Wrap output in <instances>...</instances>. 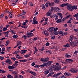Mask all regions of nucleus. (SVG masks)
Here are the masks:
<instances>
[{
	"label": "nucleus",
	"instance_id": "1",
	"mask_svg": "<svg viewBox=\"0 0 78 78\" xmlns=\"http://www.w3.org/2000/svg\"><path fill=\"white\" fill-rule=\"evenodd\" d=\"M56 66H58L59 67L56 66V65H54L52 66V68H53V70H61L62 69H66V66H64L63 68H61V66L59 65V64L58 63H56Z\"/></svg>",
	"mask_w": 78,
	"mask_h": 78
},
{
	"label": "nucleus",
	"instance_id": "2",
	"mask_svg": "<svg viewBox=\"0 0 78 78\" xmlns=\"http://www.w3.org/2000/svg\"><path fill=\"white\" fill-rule=\"evenodd\" d=\"M53 62L52 61H48L46 63H43L42 65L39 66L40 67H44L47 66H50V65Z\"/></svg>",
	"mask_w": 78,
	"mask_h": 78
},
{
	"label": "nucleus",
	"instance_id": "3",
	"mask_svg": "<svg viewBox=\"0 0 78 78\" xmlns=\"http://www.w3.org/2000/svg\"><path fill=\"white\" fill-rule=\"evenodd\" d=\"M48 60H49L48 58H41L40 59L41 61H42L43 62H44L45 63V62H47V61H48Z\"/></svg>",
	"mask_w": 78,
	"mask_h": 78
},
{
	"label": "nucleus",
	"instance_id": "4",
	"mask_svg": "<svg viewBox=\"0 0 78 78\" xmlns=\"http://www.w3.org/2000/svg\"><path fill=\"white\" fill-rule=\"evenodd\" d=\"M69 72L71 73H77V69L75 68H72L69 70Z\"/></svg>",
	"mask_w": 78,
	"mask_h": 78
},
{
	"label": "nucleus",
	"instance_id": "5",
	"mask_svg": "<svg viewBox=\"0 0 78 78\" xmlns=\"http://www.w3.org/2000/svg\"><path fill=\"white\" fill-rule=\"evenodd\" d=\"M54 10L57 12H61V9L58 7H55L54 8Z\"/></svg>",
	"mask_w": 78,
	"mask_h": 78
},
{
	"label": "nucleus",
	"instance_id": "6",
	"mask_svg": "<svg viewBox=\"0 0 78 78\" xmlns=\"http://www.w3.org/2000/svg\"><path fill=\"white\" fill-rule=\"evenodd\" d=\"M71 46L73 47H76L77 45L76 42V41L72 42L71 41L70 42Z\"/></svg>",
	"mask_w": 78,
	"mask_h": 78
},
{
	"label": "nucleus",
	"instance_id": "7",
	"mask_svg": "<svg viewBox=\"0 0 78 78\" xmlns=\"http://www.w3.org/2000/svg\"><path fill=\"white\" fill-rule=\"evenodd\" d=\"M67 9H68L69 11H73V7L72 6H71V5H68L67 6Z\"/></svg>",
	"mask_w": 78,
	"mask_h": 78
},
{
	"label": "nucleus",
	"instance_id": "8",
	"mask_svg": "<svg viewBox=\"0 0 78 78\" xmlns=\"http://www.w3.org/2000/svg\"><path fill=\"white\" fill-rule=\"evenodd\" d=\"M33 24H34V25H36V24L38 23V22L36 20V17H34L33 19Z\"/></svg>",
	"mask_w": 78,
	"mask_h": 78
},
{
	"label": "nucleus",
	"instance_id": "9",
	"mask_svg": "<svg viewBox=\"0 0 78 78\" xmlns=\"http://www.w3.org/2000/svg\"><path fill=\"white\" fill-rule=\"evenodd\" d=\"M33 33H30V32H27L26 34L27 35H28V37H32V36H34V35L33 34Z\"/></svg>",
	"mask_w": 78,
	"mask_h": 78
},
{
	"label": "nucleus",
	"instance_id": "10",
	"mask_svg": "<svg viewBox=\"0 0 78 78\" xmlns=\"http://www.w3.org/2000/svg\"><path fill=\"white\" fill-rule=\"evenodd\" d=\"M66 61L67 62H69V63H71L73 61V60L69 59H67L66 60Z\"/></svg>",
	"mask_w": 78,
	"mask_h": 78
},
{
	"label": "nucleus",
	"instance_id": "11",
	"mask_svg": "<svg viewBox=\"0 0 78 78\" xmlns=\"http://www.w3.org/2000/svg\"><path fill=\"white\" fill-rule=\"evenodd\" d=\"M54 28L55 27H49V29H48V31H49V32H51L52 31H53Z\"/></svg>",
	"mask_w": 78,
	"mask_h": 78
},
{
	"label": "nucleus",
	"instance_id": "12",
	"mask_svg": "<svg viewBox=\"0 0 78 78\" xmlns=\"http://www.w3.org/2000/svg\"><path fill=\"white\" fill-rule=\"evenodd\" d=\"M48 2L49 3V6H50L51 7L53 6H54L55 5V3H54V2H53L50 3L49 2Z\"/></svg>",
	"mask_w": 78,
	"mask_h": 78
},
{
	"label": "nucleus",
	"instance_id": "13",
	"mask_svg": "<svg viewBox=\"0 0 78 78\" xmlns=\"http://www.w3.org/2000/svg\"><path fill=\"white\" fill-rule=\"evenodd\" d=\"M53 17L55 18V20H57L58 19V16L56 15V14H54L53 15Z\"/></svg>",
	"mask_w": 78,
	"mask_h": 78
},
{
	"label": "nucleus",
	"instance_id": "14",
	"mask_svg": "<svg viewBox=\"0 0 78 78\" xmlns=\"http://www.w3.org/2000/svg\"><path fill=\"white\" fill-rule=\"evenodd\" d=\"M68 5H69V3H66L65 4H64L61 5H60V6H61V7H64L65 6H67Z\"/></svg>",
	"mask_w": 78,
	"mask_h": 78
},
{
	"label": "nucleus",
	"instance_id": "15",
	"mask_svg": "<svg viewBox=\"0 0 78 78\" xmlns=\"http://www.w3.org/2000/svg\"><path fill=\"white\" fill-rule=\"evenodd\" d=\"M74 17H76V19L77 20H78V13L75 14L73 16Z\"/></svg>",
	"mask_w": 78,
	"mask_h": 78
},
{
	"label": "nucleus",
	"instance_id": "16",
	"mask_svg": "<svg viewBox=\"0 0 78 78\" xmlns=\"http://www.w3.org/2000/svg\"><path fill=\"white\" fill-rule=\"evenodd\" d=\"M5 62L7 63H8V64H11L12 63V62L9 59H7L6 61H5Z\"/></svg>",
	"mask_w": 78,
	"mask_h": 78
},
{
	"label": "nucleus",
	"instance_id": "17",
	"mask_svg": "<svg viewBox=\"0 0 78 78\" xmlns=\"http://www.w3.org/2000/svg\"><path fill=\"white\" fill-rule=\"evenodd\" d=\"M64 75L66 76H69L70 75V74L68 72H66L64 73Z\"/></svg>",
	"mask_w": 78,
	"mask_h": 78
},
{
	"label": "nucleus",
	"instance_id": "18",
	"mask_svg": "<svg viewBox=\"0 0 78 78\" xmlns=\"http://www.w3.org/2000/svg\"><path fill=\"white\" fill-rule=\"evenodd\" d=\"M9 69H14L15 68V66H9L8 67Z\"/></svg>",
	"mask_w": 78,
	"mask_h": 78
},
{
	"label": "nucleus",
	"instance_id": "19",
	"mask_svg": "<svg viewBox=\"0 0 78 78\" xmlns=\"http://www.w3.org/2000/svg\"><path fill=\"white\" fill-rule=\"evenodd\" d=\"M73 36L71 35L70 36V39L69 40V42H70V41H72V40H73Z\"/></svg>",
	"mask_w": 78,
	"mask_h": 78
},
{
	"label": "nucleus",
	"instance_id": "20",
	"mask_svg": "<svg viewBox=\"0 0 78 78\" xmlns=\"http://www.w3.org/2000/svg\"><path fill=\"white\" fill-rule=\"evenodd\" d=\"M59 33V31H53V34L54 36H56V35H58Z\"/></svg>",
	"mask_w": 78,
	"mask_h": 78
},
{
	"label": "nucleus",
	"instance_id": "21",
	"mask_svg": "<svg viewBox=\"0 0 78 78\" xmlns=\"http://www.w3.org/2000/svg\"><path fill=\"white\" fill-rule=\"evenodd\" d=\"M16 58H17L18 59H23V57H20V56H19V55L18 54H16Z\"/></svg>",
	"mask_w": 78,
	"mask_h": 78
},
{
	"label": "nucleus",
	"instance_id": "22",
	"mask_svg": "<svg viewBox=\"0 0 78 78\" xmlns=\"http://www.w3.org/2000/svg\"><path fill=\"white\" fill-rule=\"evenodd\" d=\"M58 15L59 16V17H60V19H62L63 18V16H62V13H58Z\"/></svg>",
	"mask_w": 78,
	"mask_h": 78
},
{
	"label": "nucleus",
	"instance_id": "23",
	"mask_svg": "<svg viewBox=\"0 0 78 78\" xmlns=\"http://www.w3.org/2000/svg\"><path fill=\"white\" fill-rule=\"evenodd\" d=\"M27 51V50H22L21 51L20 53L21 54H23V53H26Z\"/></svg>",
	"mask_w": 78,
	"mask_h": 78
},
{
	"label": "nucleus",
	"instance_id": "24",
	"mask_svg": "<svg viewBox=\"0 0 78 78\" xmlns=\"http://www.w3.org/2000/svg\"><path fill=\"white\" fill-rule=\"evenodd\" d=\"M51 11H49L47 13V16H51Z\"/></svg>",
	"mask_w": 78,
	"mask_h": 78
},
{
	"label": "nucleus",
	"instance_id": "25",
	"mask_svg": "<svg viewBox=\"0 0 78 78\" xmlns=\"http://www.w3.org/2000/svg\"><path fill=\"white\" fill-rule=\"evenodd\" d=\"M58 34H61V36H64V32H62V31H58Z\"/></svg>",
	"mask_w": 78,
	"mask_h": 78
},
{
	"label": "nucleus",
	"instance_id": "26",
	"mask_svg": "<svg viewBox=\"0 0 78 78\" xmlns=\"http://www.w3.org/2000/svg\"><path fill=\"white\" fill-rule=\"evenodd\" d=\"M30 73H31V74H32V75H34V76H36V75H37L36 73H35V72H33L31 71H30Z\"/></svg>",
	"mask_w": 78,
	"mask_h": 78
},
{
	"label": "nucleus",
	"instance_id": "27",
	"mask_svg": "<svg viewBox=\"0 0 78 78\" xmlns=\"http://www.w3.org/2000/svg\"><path fill=\"white\" fill-rule=\"evenodd\" d=\"M64 47H66L67 48L70 47V45L69 44V43H67L66 45L63 46Z\"/></svg>",
	"mask_w": 78,
	"mask_h": 78
},
{
	"label": "nucleus",
	"instance_id": "28",
	"mask_svg": "<svg viewBox=\"0 0 78 78\" xmlns=\"http://www.w3.org/2000/svg\"><path fill=\"white\" fill-rule=\"evenodd\" d=\"M44 73L45 75H47L48 73H49V71L45 70L44 71Z\"/></svg>",
	"mask_w": 78,
	"mask_h": 78
},
{
	"label": "nucleus",
	"instance_id": "29",
	"mask_svg": "<svg viewBox=\"0 0 78 78\" xmlns=\"http://www.w3.org/2000/svg\"><path fill=\"white\" fill-rule=\"evenodd\" d=\"M41 7L43 10H45V5L43 4L41 5Z\"/></svg>",
	"mask_w": 78,
	"mask_h": 78
},
{
	"label": "nucleus",
	"instance_id": "30",
	"mask_svg": "<svg viewBox=\"0 0 78 78\" xmlns=\"http://www.w3.org/2000/svg\"><path fill=\"white\" fill-rule=\"evenodd\" d=\"M12 37L14 39H16L18 37V36L14 34L12 36Z\"/></svg>",
	"mask_w": 78,
	"mask_h": 78
},
{
	"label": "nucleus",
	"instance_id": "31",
	"mask_svg": "<svg viewBox=\"0 0 78 78\" xmlns=\"http://www.w3.org/2000/svg\"><path fill=\"white\" fill-rule=\"evenodd\" d=\"M53 66L52 67V68L51 67H49L48 69V71H50V72H52L53 71Z\"/></svg>",
	"mask_w": 78,
	"mask_h": 78
},
{
	"label": "nucleus",
	"instance_id": "32",
	"mask_svg": "<svg viewBox=\"0 0 78 78\" xmlns=\"http://www.w3.org/2000/svg\"><path fill=\"white\" fill-rule=\"evenodd\" d=\"M10 32H11L12 34H16V31L12 30L11 29H10Z\"/></svg>",
	"mask_w": 78,
	"mask_h": 78
},
{
	"label": "nucleus",
	"instance_id": "33",
	"mask_svg": "<svg viewBox=\"0 0 78 78\" xmlns=\"http://www.w3.org/2000/svg\"><path fill=\"white\" fill-rule=\"evenodd\" d=\"M73 7V9H77V8H78V7L76 6V5H75V6H72Z\"/></svg>",
	"mask_w": 78,
	"mask_h": 78
},
{
	"label": "nucleus",
	"instance_id": "34",
	"mask_svg": "<svg viewBox=\"0 0 78 78\" xmlns=\"http://www.w3.org/2000/svg\"><path fill=\"white\" fill-rule=\"evenodd\" d=\"M7 77L8 78H13V76H12L11 75H10V74H8L7 76Z\"/></svg>",
	"mask_w": 78,
	"mask_h": 78
},
{
	"label": "nucleus",
	"instance_id": "35",
	"mask_svg": "<svg viewBox=\"0 0 78 78\" xmlns=\"http://www.w3.org/2000/svg\"><path fill=\"white\" fill-rule=\"evenodd\" d=\"M48 5H49L48 2L45 4V6L46 8H48Z\"/></svg>",
	"mask_w": 78,
	"mask_h": 78
},
{
	"label": "nucleus",
	"instance_id": "36",
	"mask_svg": "<svg viewBox=\"0 0 78 78\" xmlns=\"http://www.w3.org/2000/svg\"><path fill=\"white\" fill-rule=\"evenodd\" d=\"M2 44L0 45V47H3L4 45H5V43L4 42L2 43Z\"/></svg>",
	"mask_w": 78,
	"mask_h": 78
},
{
	"label": "nucleus",
	"instance_id": "37",
	"mask_svg": "<svg viewBox=\"0 0 78 78\" xmlns=\"http://www.w3.org/2000/svg\"><path fill=\"white\" fill-rule=\"evenodd\" d=\"M65 56L66 58H70V57H71V55H70L68 54H66Z\"/></svg>",
	"mask_w": 78,
	"mask_h": 78
},
{
	"label": "nucleus",
	"instance_id": "38",
	"mask_svg": "<svg viewBox=\"0 0 78 78\" xmlns=\"http://www.w3.org/2000/svg\"><path fill=\"white\" fill-rule=\"evenodd\" d=\"M61 22V20L58 19L56 21L57 23H60Z\"/></svg>",
	"mask_w": 78,
	"mask_h": 78
},
{
	"label": "nucleus",
	"instance_id": "39",
	"mask_svg": "<svg viewBox=\"0 0 78 78\" xmlns=\"http://www.w3.org/2000/svg\"><path fill=\"white\" fill-rule=\"evenodd\" d=\"M61 74H62V73H58L57 75H56L55 77H58V75H61Z\"/></svg>",
	"mask_w": 78,
	"mask_h": 78
},
{
	"label": "nucleus",
	"instance_id": "40",
	"mask_svg": "<svg viewBox=\"0 0 78 78\" xmlns=\"http://www.w3.org/2000/svg\"><path fill=\"white\" fill-rule=\"evenodd\" d=\"M20 51L19 50H18V51H15L13 52V54H17Z\"/></svg>",
	"mask_w": 78,
	"mask_h": 78
},
{
	"label": "nucleus",
	"instance_id": "41",
	"mask_svg": "<svg viewBox=\"0 0 78 78\" xmlns=\"http://www.w3.org/2000/svg\"><path fill=\"white\" fill-rule=\"evenodd\" d=\"M24 58H28V57H29V55H25L24 56Z\"/></svg>",
	"mask_w": 78,
	"mask_h": 78
},
{
	"label": "nucleus",
	"instance_id": "42",
	"mask_svg": "<svg viewBox=\"0 0 78 78\" xmlns=\"http://www.w3.org/2000/svg\"><path fill=\"white\" fill-rule=\"evenodd\" d=\"M50 43L47 42V43H46L45 44V45H46V46H47V47H48V46H49V45H50Z\"/></svg>",
	"mask_w": 78,
	"mask_h": 78
},
{
	"label": "nucleus",
	"instance_id": "43",
	"mask_svg": "<svg viewBox=\"0 0 78 78\" xmlns=\"http://www.w3.org/2000/svg\"><path fill=\"white\" fill-rule=\"evenodd\" d=\"M46 52L47 53H50V54H51L52 53V52H51V51H49V50H48V51H46Z\"/></svg>",
	"mask_w": 78,
	"mask_h": 78
},
{
	"label": "nucleus",
	"instance_id": "44",
	"mask_svg": "<svg viewBox=\"0 0 78 78\" xmlns=\"http://www.w3.org/2000/svg\"><path fill=\"white\" fill-rule=\"evenodd\" d=\"M9 44V41H7L6 42L5 45L6 46H7V45H8V44Z\"/></svg>",
	"mask_w": 78,
	"mask_h": 78
},
{
	"label": "nucleus",
	"instance_id": "45",
	"mask_svg": "<svg viewBox=\"0 0 78 78\" xmlns=\"http://www.w3.org/2000/svg\"><path fill=\"white\" fill-rule=\"evenodd\" d=\"M55 3H59V0H55Z\"/></svg>",
	"mask_w": 78,
	"mask_h": 78
},
{
	"label": "nucleus",
	"instance_id": "46",
	"mask_svg": "<svg viewBox=\"0 0 78 78\" xmlns=\"http://www.w3.org/2000/svg\"><path fill=\"white\" fill-rule=\"evenodd\" d=\"M34 48L35 49V51H34V54H35V53H36L37 51V48H36V47H35Z\"/></svg>",
	"mask_w": 78,
	"mask_h": 78
},
{
	"label": "nucleus",
	"instance_id": "47",
	"mask_svg": "<svg viewBox=\"0 0 78 78\" xmlns=\"http://www.w3.org/2000/svg\"><path fill=\"white\" fill-rule=\"evenodd\" d=\"M8 30V29L6 27H4L2 29V30L4 31H6V30Z\"/></svg>",
	"mask_w": 78,
	"mask_h": 78
},
{
	"label": "nucleus",
	"instance_id": "48",
	"mask_svg": "<svg viewBox=\"0 0 78 78\" xmlns=\"http://www.w3.org/2000/svg\"><path fill=\"white\" fill-rule=\"evenodd\" d=\"M22 14L23 15H25L26 14V12H25V11L24 10H23L22 11Z\"/></svg>",
	"mask_w": 78,
	"mask_h": 78
},
{
	"label": "nucleus",
	"instance_id": "49",
	"mask_svg": "<svg viewBox=\"0 0 78 78\" xmlns=\"http://www.w3.org/2000/svg\"><path fill=\"white\" fill-rule=\"evenodd\" d=\"M5 71L2 69H0V73H5Z\"/></svg>",
	"mask_w": 78,
	"mask_h": 78
},
{
	"label": "nucleus",
	"instance_id": "50",
	"mask_svg": "<svg viewBox=\"0 0 78 78\" xmlns=\"http://www.w3.org/2000/svg\"><path fill=\"white\" fill-rule=\"evenodd\" d=\"M58 28L57 27L55 28L54 29L53 31H57V30H58Z\"/></svg>",
	"mask_w": 78,
	"mask_h": 78
},
{
	"label": "nucleus",
	"instance_id": "51",
	"mask_svg": "<svg viewBox=\"0 0 78 78\" xmlns=\"http://www.w3.org/2000/svg\"><path fill=\"white\" fill-rule=\"evenodd\" d=\"M13 23H14V21L10 22L8 23V24H9L10 25H11L12 24H13Z\"/></svg>",
	"mask_w": 78,
	"mask_h": 78
},
{
	"label": "nucleus",
	"instance_id": "52",
	"mask_svg": "<svg viewBox=\"0 0 78 78\" xmlns=\"http://www.w3.org/2000/svg\"><path fill=\"white\" fill-rule=\"evenodd\" d=\"M29 5L31 6H33V3H32V2H30L29 4Z\"/></svg>",
	"mask_w": 78,
	"mask_h": 78
},
{
	"label": "nucleus",
	"instance_id": "53",
	"mask_svg": "<svg viewBox=\"0 0 78 78\" xmlns=\"http://www.w3.org/2000/svg\"><path fill=\"white\" fill-rule=\"evenodd\" d=\"M59 78H66V76L64 75H62Z\"/></svg>",
	"mask_w": 78,
	"mask_h": 78
},
{
	"label": "nucleus",
	"instance_id": "54",
	"mask_svg": "<svg viewBox=\"0 0 78 78\" xmlns=\"http://www.w3.org/2000/svg\"><path fill=\"white\" fill-rule=\"evenodd\" d=\"M31 66H35V62H33L32 63V64H31Z\"/></svg>",
	"mask_w": 78,
	"mask_h": 78
},
{
	"label": "nucleus",
	"instance_id": "55",
	"mask_svg": "<svg viewBox=\"0 0 78 78\" xmlns=\"http://www.w3.org/2000/svg\"><path fill=\"white\" fill-rule=\"evenodd\" d=\"M4 59V57H2V56H0V59H1V60H3Z\"/></svg>",
	"mask_w": 78,
	"mask_h": 78
},
{
	"label": "nucleus",
	"instance_id": "56",
	"mask_svg": "<svg viewBox=\"0 0 78 78\" xmlns=\"http://www.w3.org/2000/svg\"><path fill=\"white\" fill-rule=\"evenodd\" d=\"M44 21V18H42V20H41V21L40 22V23H42Z\"/></svg>",
	"mask_w": 78,
	"mask_h": 78
},
{
	"label": "nucleus",
	"instance_id": "57",
	"mask_svg": "<svg viewBox=\"0 0 78 78\" xmlns=\"http://www.w3.org/2000/svg\"><path fill=\"white\" fill-rule=\"evenodd\" d=\"M51 38L52 39H54L55 38V36H51Z\"/></svg>",
	"mask_w": 78,
	"mask_h": 78
},
{
	"label": "nucleus",
	"instance_id": "58",
	"mask_svg": "<svg viewBox=\"0 0 78 78\" xmlns=\"http://www.w3.org/2000/svg\"><path fill=\"white\" fill-rule=\"evenodd\" d=\"M6 48L7 50H10V49H11V47H7Z\"/></svg>",
	"mask_w": 78,
	"mask_h": 78
},
{
	"label": "nucleus",
	"instance_id": "59",
	"mask_svg": "<svg viewBox=\"0 0 78 78\" xmlns=\"http://www.w3.org/2000/svg\"><path fill=\"white\" fill-rule=\"evenodd\" d=\"M66 50V49L65 48H63L61 50V51H64Z\"/></svg>",
	"mask_w": 78,
	"mask_h": 78
},
{
	"label": "nucleus",
	"instance_id": "60",
	"mask_svg": "<svg viewBox=\"0 0 78 78\" xmlns=\"http://www.w3.org/2000/svg\"><path fill=\"white\" fill-rule=\"evenodd\" d=\"M37 39V37H35L34 39H33V41H36Z\"/></svg>",
	"mask_w": 78,
	"mask_h": 78
},
{
	"label": "nucleus",
	"instance_id": "61",
	"mask_svg": "<svg viewBox=\"0 0 78 78\" xmlns=\"http://www.w3.org/2000/svg\"><path fill=\"white\" fill-rule=\"evenodd\" d=\"M22 37H24L25 39H27V36H26L25 35H23Z\"/></svg>",
	"mask_w": 78,
	"mask_h": 78
},
{
	"label": "nucleus",
	"instance_id": "62",
	"mask_svg": "<svg viewBox=\"0 0 78 78\" xmlns=\"http://www.w3.org/2000/svg\"><path fill=\"white\" fill-rule=\"evenodd\" d=\"M27 1H24V5H27Z\"/></svg>",
	"mask_w": 78,
	"mask_h": 78
},
{
	"label": "nucleus",
	"instance_id": "63",
	"mask_svg": "<svg viewBox=\"0 0 78 78\" xmlns=\"http://www.w3.org/2000/svg\"><path fill=\"white\" fill-rule=\"evenodd\" d=\"M18 75H15L14 78H18Z\"/></svg>",
	"mask_w": 78,
	"mask_h": 78
},
{
	"label": "nucleus",
	"instance_id": "64",
	"mask_svg": "<svg viewBox=\"0 0 78 78\" xmlns=\"http://www.w3.org/2000/svg\"><path fill=\"white\" fill-rule=\"evenodd\" d=\"M19 78H23V76L20 75L19 76Z\"/></svg>",
	"mask_w": 78,
	"mask_h": 78
}]
</instances>
